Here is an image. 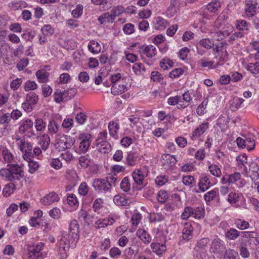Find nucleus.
Segmentation results:
<instances>
[{"label": "nucleus", "instance_id": "nucleus-1", "mask_svg": "<svg viewBox=\"0 0 259 259\" xmlns=\"http://www.w3.org/2000/svg\"><path fill=\"white\" fill-rule=\"evenodd\" d=\"M0 176L5 181L12 182L6 185L3 191L4 196L9 197L14 192L17 182L24 178L23 168L18 164H8L6 168L0 169Z\"/></svg>", "mask_w": 259, "mask_h": 259}, {"label": "nucleus", "instance_id": "nucleus-2", "mask_svg": "<svg viewBox=\"0 0 259 259\" xmlns=\"http://www.w3.org/2000/svg\"><path fill=\"white\" fill-rule=\"evenodd\" d=\"M79 225L77 220H73L71 221L69 234L64 233L62 238L59 241V252L61 259H65L71 244H75L79 237Z\"/></svg>", "mask_w": 259, "mask_h": 259}, {"label": "nucleus", "instance_id": "nucleus-3", "mask_svg": "<svg viewBox=\"0 0 259 259\" xmlns=\"http://www.w3.org/2000/svg\"><path fill=\"white\" fill-rule=\"evenodd\" d=\"M209 252L219 259L223 258L227 251L225 242L218 236H215L210 244Z\"/></svg>", "mask_w": 259, "mask_h": 259}, {"label": "nucleus", "instance_id": "nucleus-4", "mask_svg": "<svg viewBox=\"0 0 259 259\" xmlns=\"http://www.w3.org/2000/svg\"><path fill=\"white\" fill-rule=\"evenodd\" d=\"M91 134L80 133L78 135V139L80 141L78 147H74L75 152L79 154L87 153L90 147L92 140Z\"/></svg>", "mask_w": 259, "mask_h": 259}, {"label": "nucleus", "instance_id": "nucleus-5", "mask_svg": "<svg viewBox=\"0 0 259 259\" xmlns=\"http://www.w3.org/2000/svg\"><path fill=\"white\" fill-rule=\"evenodd\" d=\"M19 149L23 153V158L24 160H30L33 158L32 150L33 145L31 143L25 141L23 139H20L17 143Z\"/></svg>", "mask_w": 259, "mask_h": 259}, {"label": "nucleus", "instance_id": "nucleus-6", "mask_svg": "<svg viewBox=\"0 0 259 259\" xmlns=\"http://www.w3.org/2000/svg\"><path fill=\"white\" fill-rule=\"evenodd\" d=\"M38 100V96L34 92H29L25 98L24 102L22 104V107L24 110L27 112H30L33 109V106L35 105Z\"/></svg>", "mask_w": 259, "mask_h": 259}, {"label": "nucleus", "instance_id": "nucleus-7", "mask_svg": "<svg viewBox=\"0 0 259 259\" xmlns=\"http://www.w3.org/2000/svg\"><path fill=\"white\" fill-rule=\"evenodd\" d=\"M92 186L95 190L99 193H107L111 191L107 181L104 179H95Z\"/></svg>", "mask_w": 259, "mask_h": 259}, {"label": "nucleus", "instance_id": "nucleus-8", "mask_svg": "<svg viewBox=\"0 0 259 259\" xmlns=\"http://www.w3.org/2000/svg\"><path fill=\"white\" fill-rule=\"evenodd\" d=\"M141 156L135 150L127 152L125 157L126 164L129 166H134L137 164L141 159Z\"/></svg>", "mask_w": 259, "mask_h": 259}, {"label": "nucleus", "instance_id": "nucleus-9", "mask_svg": "<svg viewBox=\"0 0 259 259\" xmlns=\"http://www.w3.org/2000/svg\"><path fill=\"white\" fill-rule=\"evenodd\" d=\"M177 160L175 156L169 154H165L161 156L162 165L166 169H172Z\"/></svg>", "mask_w": 259, "mask_h": 259}, {"label": "nucleus", "instance_id": "nucleus-10", "mask_svg": "<svg viewBox=\"0 0 259 259\" xmlns=\"http://www.w3.org/2000/svg\"><path fill=\"white\" fill-rule=\"evenodd\" d=\"M209 128V123L207 122H203L199 125L191 133L190 138L194 140L203 135Z\"/></svg>", "mask_w": 259, "mask_h": 259}, {"label": "nucleus", "instance_id": "nucleus-11", "mask_svg": "<svg viewBox=\"0 0 259 259\" xmlns=\"http://www.w3.org/2000/svg\"><path fill=\"white\" fill-rule=\"evenodd\" d=\"M230 180V185L235 184L237 187L241 188L243 187L246 181L244 179L241 178V175L240 172H235L229 175Z\"/></svg>", "mask_w": 259, "mask_h": 259}, {"label": "nucleus", "instance_id": "nucleus-12", "mask_svg": "<svg viewBox=\"0 0 259 259\" xmlns=\"http://www.w3.org/2000/svg\"><path fill=\"white\" fill-rule=\"evenodd\" d=\"M59 195L53 191L43 197L41 199L40 202L44 205H50L54 202L59 201Z\"/></svg>", "mask_w": 259, "mask_h": 259}, {"label": "nucleus", "instance_id": "nucleus-13", "mask_svg": "<svg viewBox=\"0 0 259 259\" xmlns=\"http://www.w3.org/2000/svg\"><path fill=\"white\" fill-rule=\"evenodd\" d=\"M211 186L209 178L205 175L201 176L198 184V190H196L197 193L203 192L208 189Z\"/></svg>", "mask_w": 259, "mask_h": 259}, {"label": "nucleus", "instance_id": "nucleus-14", "mask_svg": "<svg viewBox=\"0 0 259 259\" xmlns=\"http://www.w3.org/2000/svg\"><path fill=\"white\" fill-rule=\"evenodd\" d=\"M128 88L125 83H117L112 85L111 89V92L114 95L121 94L127 91Z\"/></svg>", "mask_w": 259, "mask_h": 259}, {"label": "nucleus", "instance_id": "nucleus-15", "mask_svg": "<svg viewBox=\"0 0 259 259\" xmlns=\"http://www.w3.org/2000/svg\"><path fill=\"white\" fill-rule=\"evenodd\" d=\"M150 247L152 251L159 256L162 255L166 250V246L164 243L153 242Z\"/></svg>", "mask_w": 259, "mask_h": 259}, {"label": "nucleus", "instance_id": "nucleus-16", "mask_svg": "<svg viewBox=\"0 0 259 259\" xmlns=\"http://www.w3.org/2000/svg\"><path fill=\"white\" fill-rule=\"evenodd\" d=\"M136 235L145 244H149L152 240L151 236L143 229H139L136 232Z\"/></svg>", "mask_w": 259, "mask_h": 259}, {"label": "nucleus", "instance_id": "nucleus-17", "mask_svg": "<svg viewBox=\"0 0 259 259\" xmlns=\"http://www.w3.org/2000/svg\"><path fill=\"white\" fill-rule=\"evenodd\" d=\"M132 177L135 183L139 186H144L145 176L143 172L140 169H135L132 172Z\"/></svg>", "mask_w": 259, "mask_h": 259}, {"label": "nucleus", "instance_id": "nucleus-18", "mask_svg": "<svg viewBox=\"0 0 259 259\" xmlns=\"http://www.w3.org/2000/svg\"><path fill=\"white\" fill-rule=\"evenodd\" d=\"M222 165L219 163L215 164L209 162L208 165V169L210 173L214 177L220 178L222 176Z\"/></svg>", "mask_w": 259, "mask_h": 259}, {"label": "nucleus", "instance_id": "nucleus-19", "mask_svg": "<svg viewBox=\"0 0 259 259\" xmlns=\"http://www.w3.org/2000/svg\"><path fill=\"white\" fill-rule=\"evenodd\" d=\"M235 27L239 31L245 32L246 34L249 29L250 24L244 20L238 19L235 21Z\"/></svg>", "mask_w": 259, "mask_h": 259}, {"label": "nucleus", "instance_id": "nucleus-20", "mask_svg": "<svg viewBox=\"0 0 259 259\" xmlns=\"http://www.w3.org/2000/svg\"><path fill=\"white\" fill-rule=\"evenodd\" d=\"M71 146V144L67 142V136L61 137L57 143L55 144V147L59 151H64Z\"/></svg>", "mask_w": 259, "mask_h": 259}, {"label": "nucleus", "instance_id": "nucleus-21", "mask_svg": "<svg viewBox=\"0 0 259 259\" xmlns=\"http://www.w3.org/2000/svg\"><path fill=\"white\" fill-rule=\"evenodd\" d=\"M97 147V150L103 153H108L111 150V146L108 142L102 141L97 143H94Z\"/></svg>", "mask_w": 259, "mask_h": 259}, {"label": "nucleus", "instance_id": "nucleus-22", "mask_svg": "<svg viewBox=\"0 0 259 259\" xmlns=\"http://www.w3.org/2000/svg\"><path fill=\"white\" fill-rule=\"evenodd\" d=\"M193 227L191 224L186 223L183 230L182 237L184 240L189 241L192 238Z\"/></svg>", "mask_w": 259, "mask_h": 259}, {"label": "nucleus", "instance_id": "nucleus-23", "mask_svg": "<svg viewBox=\"0 0 259 259\" xmlns=\"http://www.w3.org/2000/svg\"><path fill=\"white\" fill-rule=\"evenodd\" d=\"M227 29H223L215 33L214 37L218 40H223L224 38L228 36L233 29L232 26H229L227 27Z\"/></svg>", "mask_w": 259, "mask_h": 259}, {"label": "nucleus", "instance_id": "nucleus-24", "mask_svg": "<svg viewBox=\"0 0 259 259\" xmlns=\"http://www.w3.org/2000/svg\"><path fill=\"white\" fill-rule=\"evenodd\" d=\"M35 75L40 83H47L49 81V73L44 69L37 70Z\"/></svg>", "mask_w": 259, "mask_h": 259}, {"label": "nucleus", "instance_id": "nucleus-25", "mask_svg": "<svg viewBox=\"0 0 259 259\" xmlns=\"http://www.w3.org/2000/svg\"><path fill=\"white\" fill-rule=\"evenodd\" d=\"M238 166L245 172H247V168L245 164L247 163V156L246 154L240 155L237 157Z\"/></svg>", "mask_w": 259, "mask_h": 259}, {"label": "nucleus", "instance_id": "nucleus-26", "mask_svg": "<svg viewBox=\"0 0 259 259\" xmlns=\"http://www.w3.org/2000/svg\"><path fill=\"white\" fill-rule=\"evenodd\" d=\"M251 238H257V234L255 232L244 231L241 232V237L239 239V243L246 244V240Z\"/></svg>", "mask_w": 259, "mask_h": 259}, {"label": "nucleus", "instance_id": "nucleus-27", "mask_svg": "<svg viewBox=\"0 0 259 259\" xmlns=\"http://www.w3.org/2000/svg\"><path fill=\"white\" fill-rule=\"evenodd\" d=\"M33 126V121L30 119L23 120L21 121V125L19 127L20 133H24L29 130L32 128Z\"/></svg>", "mask_w": 259, "mask_h": 259}, {"label": "nucleus", "instance_id": "nucleus-28", "mask_svg": "<svg viewBox=\"0 0 259 259\" xmlns=\"http://www.w3.org/2000/svg\"><path fill=\"white\" fill-rule=\"evenodd\" d=\"M141 53L145 55L148 58H152L156 54L157 50L155 47L149 45L141 50Z\"/></svg>", "mask_w": 259, "mask_h": 259}, {"label": "nucleus", "instance_id": "nucleus-29", "mask_svg": "<svg viewBox=\"0 0 259 259\" xmlns=\"http://www.w3.org/2000/svg\"><path fill=\"white\" fill-rule=\"evenodd\" d=\"M89 50L93 54H98L101 51V47L100 44L96 41L91 40L88 46Z\"/></svg>", "mask_w": 259, "mask_h": 259}, {"label": "nucleus", "instance_id": "nucleus-30", "mask_svg": "<svg viewBox=\"0 0 259 259\" xmlns=\"http://www.w3.org/2000/svg\"><path fill=\"white\" fill-rule=\"evenodd\" d=\"M110 79L113 84L112 85H114L117 83H125L127 78L124 76H122L119 73H116L110 76Z\"/></svg>", "mask_w": 259, "mask_h": 259}, {"label": "nucleus", "instance_id": "nucleus-31", "mask_svg": "<svg viewBox=\"0 0 259 259\" xmlns=\"http://www.w3.org/2000/svg\"><path fill=\"white\" fill-rule=\"evenodd\" d=\"M154 23V27L156 29L161 30L165 29L167 22L163 18L158 17L155 19Z\"/></svg>", "mask_w": 259, "mask_h": 259}, {"label": "nucleus", "instance_id": "nucleus-32", "mask_svg": "<svg viewBox=\"0 0 259 259\" xmlns=\"http://www.w3.org/2000/svg\"><path fill=\"white\" fill-rule=\"evenodd\" d=\"M208 103V99L206 98L200 104L196 109V113L199 116H202L206 113V107Z\"/></svg>", "mask_w": 259, "mask_h": 259}, {"label": "nucleus", "instance_id": "nucleus-33", "mask_svg": "<svg viewBox=\"0 0 259 259\" xmlns=\"http://www.w3.org/2000/svg\"><path fill=\"white\" fill-rule=\"evenodd\" d=\"M9 6L12 10L16 11L27 7V4L24 1H20L11 2Z\"/></svg>", "mask_w": 259, "mask_h": 259}, {"label": "nucleus", "instance_id": "nucleus-34", "mask_svg": "<svg viewBox=\"0 0 259 259\" xmlns=\"http://www.w3.org/2000/svg\"><path fill=\"white\" fill-rule=\"evenodd\" d=\"M225 236L229 240H235L240 236V232L234 228H230L226 232Z\"/></svg>", "mask_w": 259, "mask_h": 259}, {"label": "nucleus", "instance_id": "nucleus-35", "mask_svg": "<svg viewBox=\"0 0 259 259\" xmlns=\"http://www.w3.org/2000/svg\"><path fill=\"white\" fill-rule=\"evenodd\" d=\"M54 101L58 103H60L61 102L67 101L66 96L65 95L64 91L62 92L60 90H57L54 93Z\"/></svg>", "mask_w": 259, "mask_h": 259}, {"label": "nucleus", "instance_id": "nucleus-36", "mask_svg": "<svg viewBox=\"0 0 259 259\" xmlns=\"http://www.w3.org/2000/svg\"><path fill=\"white\" fill-rule=\"evenodd\" d=\"M114 202L118 206H126L130 204V200L121 197L120 195H116L113 198Z\"/></svg>", "mask_w": 259, "mask_h": 259}, {"label": "nucleus", "instance_id": "nucleus-37", "mask_svg": "<svg viewBox=\"0 0 259 259\" xmlns=\"http://www.w3.org/2000/svg\"><path fill=\"white\" fill-rule=\"evenodd\" d=\"M50 143V139L49 136L47 134L43 135L40 138L39 144L41 146V148L46 150L48 149Z\"/></svg>", "mask_w": 259, "mask_h": 259}, {"label": "nucleus", "instance_id": "nucleus-38", "mask_svg": "<svg viewBox=\"0 0 259 259\" xmlns=\"http://www.w3.org/2000/svg\"><path fill=\"white\" fill-rule=\"evenodd\" d=\"M78 218L80 220L88 223L89 221H92L93 217L86 210L81 209L78 212Z\"/></svg>", "mask_w": 259, "mask_h": 259}, {"label": "nucleus", "instance_id": "nucleus-39", "mask_svg": "<svg viewBox=\"0 0 259 259\" xmlns=\"http://www.w3.org/2000/svg\"><path fill=\"white\" fill-rule=\"evenodd\" d=\"M257 5L246 1L245 12L248 16H253L256 12Z\"/></svg>", "mask_w": 259, "mask_h": 259}, {"label": "nucleus", "instance_id": "nucleus-40", "mask_svg": "<svg viewBox=\"0 0 259 259\" xmlns=\"http://www.w3.org/2000/svg\"><path fill=\"white\" fill-rule=\"evenodd\" d=\"M247 69L252 74L255 75L259 73V62L255 61L248 64Z\"/></svg>", "mask_w": 259, "mask_h": 259}, {"label": "nucleus", "instance_id": "nucleus-41", "mask_svg": "<svg viewBox=\"0 0 259 259\" xmlns=\"http://www.w3.org/2000/svg\"><path fill=\"white\" fill-rule=\"evenodd\" d=\"M123 13H124V8L122 6H118L112 9L110 11L111 17H112V20H114L117 16Z\"/></svg>", "mask_w": 259, "mask_h": 259}, {"label": "nucleus", "instance_id": "nucleus-42", "mask_svg": "<svg viewBox=\"0 0 259 259\" xmlns=\"http://www.w3.org/2000/svg\"><path fill=\"white\" fill-rule=\"evenodd\" d=\"M224 259H240L238 252L235 250L229 248L223 255Z\"/></svg>", "mask_w": 259, "mask_h": 259}, {"label": "nucleus", "instance_id": "nucleus-43", "mask_svg": "<svg viewBox=\"0 0 259 259\" xmlns=\"http://www.w3.org/2000/svg\"><path fill=\"white\" fill-rule=\"evenodd\" d=\"M67 201L68 204L74 208H76L79 204L76 196L74 194H70L68 195Z\"/></svg>", "mask_w": 259, "mask_h": 259}, {"label": "nucleus", "instance_id": "nucleus-44", "mask_svg": "<svg viewBox=\"0 0 259 259\" xmlns=\"http://www.w3.org/2000/svg\"><path fill=\"white\" fill-rule=\"evenodd\" d=\"M180 6L179 0H171L170 5L167 8V11L170 12L171 15H174Z\"/></svg>", "mask_w": 259, "mask_h": 259}, {"label": "nucleus", "instance_id": "nucleus-45", "mask_svg": "<svg viewBox=\"0 0 259 259\" xmlns=\"http://www.w3.org/2000/svg\"><path fill=\"white\" fill-rule=\"evenodd\" d=\"M119 126L118 124L113 121H110L108 124V129L110 135L114 137L117 135V132L119 130Z\"/></svg>", "mask_w": 259, "mask_h": 259}, {"label": "nucleus", "instance_id": "nucleus-46", "mask_svg": "<svg viewBox=\"0 0 259 259\" xmlns=\"http://www.w3.org/2000/svg\"><path fill=\"white\" fill-rule=\"evenodd\" d=\"M28 163L29 172L33 174L38 169L39 165L37 162L34 161L33 158L30 160H25Z\"/></svg>", "mask_w": 259, "mask_h": 259}, {"label": "nucleus", "instance_id": "nucleus-47", "mask_svg": "<svg viewBox=\"0 0 259 259\" xmlns=\"http://www.w3.org/2000/svg\"><path fill=\"white\" fill-rule=\"evenodd\" d=\"M79 163L82 168H87L91 163V159L88 155L81 156L79 158Z\"/></svg>", "mask_w": 259, "mask_h": 259}, {"label": "nucleus", "instance_id": "nucleus-48", "mask_svg": "<svg viewBox=\"0 0 259 259\" xmlns=\"http://www.w3.org/2000/svg\"><path fill=\"white\" fill-rule=\"evenodd\" d=\"M239 252L240 255L243 258H247L250 255L249 251L247 248L246 244L243 243H239Z\"/></svg>", "mask_w": 259, "mask_h": 259}, {"label": "nucleus", "instance_id": "nucleus-49", "mask_svg": "<svg viewBox=\"0 0 259 259\" xmlns=\"http://www.w3.org/2000/svg\"><path fill=\"white\" fill-rule=\"evenodd\" d=\"M105 180L108 183V186L110 189H111L112 187H115L117 181V177L116 174H111L108 176Z\"/></svg>", "mask_w": 259, "mask_h": 259}, {"label": "nucleus", "instance_id": "nucleus-50", "mask_svg": "<svg viewBox=\"0 0 259 259\" xmlns=\"http://www.w3.org/2000/svg\"><path fill=\"white\" fill-rule=\"evenodd\" d=\"M133 70L137 75L142 74L146 71L144 65L141 63H136L132 67Z\"/></svg>", "mask_w": 259, "mask_h": 259}, {"label": "nucleus", "instance_id": "nucleus-51", "mask_svg": "<svg viewBox=\"0 0 259 259\" xmlns=\"http://www.w3.org/2000/svg\"><path fill=\"white\" fill-rule=\"evenodd\" d=\"M245 148L248 151L252 150L255 147V141L251 137H245Z\"/></svg>", "mask_w": 259, "mask_h": 259}, {"label": "nucleus", "instance_id": "nucleus-52", "mask_svg": "<svg viewBox=\"0 0 259 259\" xmlns=\"http://www.w3.org/2000/svg\"><path fill=\"white\" fill-rule=\"evenodd\" d=\"M119 219V217L115 214H110L107 217L104 218L107 227L113 225Z\"/></svg>", "mask_w": 259, "mask_h": 259}, {"label": "nucleus", "instance_id": "nucleus-53", "mask_svg": "<svg viewBox=\"0 0 259 259\" xmlns=\"http://www.w3.org/2000/svg\"><path fill=\"white\" fill-rule=\"evenodd\" d=\"M103 201L101 198L96 199L93 205V208L95 212L99 214L101 213V209L103 207Z\"/></svg>", "mask_w": 259, "mask_h": 259}, {"label": "nucleus", "instance_id": "nucleus-54", "mask_svg": "<svg viewBox=\"0 0 259 259\" xmlns=\"http://www.w3.org/2000/svg\"><path fill=\"white\" fill-rule=\"evenodd\" d=\"M120 188L123 191L128 192L131 190L130 180L127 177H124L120 183Z\"/></svg>", "mask_w": 259, "mask_h": 259}, {"label": "nucleus", "instance_id": "nucleus-55", "mask_svg": "<svg viewBox=\"0 0 259 259\" xmlns=\"http://www.w3.org/2000/svg\"><path fill=\"white\" fill-rule=\"evenodd\" d=\"M159 64L163 70H167L172 67L173 62L168 58H164L160 61Z\"/></svg>", "mask_w": 259, "mask_h": 259}, {"label": "nucleus", "instance_id": "nucleus-56", "mask_svg": "<svg viewBox=\"0 0 259 259\" xmlns=\"http://www.w3.org/2000/svg\"><path fill=\"white\" fill-rule=\"evenodd\" d=\"M59 128V125L54 120H51L49 121L48 130L51 134H56L58 132Z\"/></svg>", "mask_w": 259, "mask_h": 259}, {"label": "nucleus", "instance_id": "nucleus-57", "mask_svg": "<svg viewBox=\"0 0 259 259\" xmlns=\"http://www.w3.org/2000/svg\"><path fill=\"white\" fill-rule=\"evenodd\" d=\"M220 2L218 1L211 2L206 6L207 9L209 12L213 13L217 12L219 10V8H220Z\"/></svg>", "mask_w": 259, "mask_h": 259}, {"label": "nucleus", "instance_id": "nucleus-58", "mask_svg": "<svg viewBox=\"0 0 259 259\" xmlns=\"http://www.w3.org/2000/svg\"><path fill=\"white\" fill-rule=\"evenodd\" d=\"M218 193V190L213 189L204 194V199L206 202L211 201L214 198Z\"/></svg>", "mask_w": 259, "mask_h": 259}, {"label": "nucleus", "instance_id": "nucleus-59", "mask_svg": "<svg viewBox=\"0 0 259 259\" xmlns=\"http://www.w3.org/2000/svg\"><path fill=\"white\" fill-rule=\"evenodd\" d=\"M169 195L165 190H160L157 194V200L160 203H164L168 198Z\"/></svg>", "mask_w": 259, "mask_h": 259}, {"label": "nucleus", "instance_id": "nucleus-60", "mask_svg": "<svg viewBox=\"0 0 259 259\" xmlns=\"http://www.w3.org/2000/svg\"><path fill=\"white\" fill-rule=\"evenodd\" d=\"M2 155L4 161L7 163H11L13 161L14 158L12 153L6 148L2 150Z\"/></svg>", "mask_w": 259, "mask_h": 259}, {"label": "nucleus", "instance_id": "nucleus-61", "mask_svg": "<svg viewBox=\"0 0 259 259\" xmlns=\"http://www.w3.org/2000/svg\"><path fill=\"white\" fill-rule=\"evenodd\" d=\"M190 217H193V208L188 206L185 208L181 215V219L187 220Z\"/></svg>", "mask_w": 259, "mask_h": 259}, {"label": "nucleus", "instance_id": "nucleus-62", "mask_svg": "<svg viewBox=\"0 0 259 259\" xmlns=\"http://www.w3.org/2000/svg\"><path fill=\"white\" fill-rule=\"evenodd\" d=\"M78 191L79 195L85 196L89 193V187L85 182H82L80 184Z\"/></svg>", "mask_w": 259, "mask_h": 259}, {"label": "nucleus", "instance_id": "nucleus-63", "mask_svg": "<svg viewBox=\"0 0 259 259\" xmlns=\"http://www.w3.org/2000/svg\"><path fill=\"white\" fill-rule=\"evenodd\" d=\"M235 224L236 227L240 230H245L249 227V224L248 222L243 220L238 219L236 221Z\"/></svg>", "mask_w": 259, "mask_h": 259}, {"label": "nucleus", "instance_id": "nucleus-64", "mask_svg": "<svg viewBox=\"0 0 259 259\" xmlns=\"http://www.w3.org/2000/svg\"><path fill=\"white\" fill-rule=\"evenodd\" d=\"M46 127V123L41 118H37L35 120V127L37 132L44 131Z\"/></svg>", "mask_w": 259, "mask_h": 259}]
</instances>
